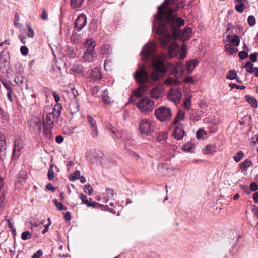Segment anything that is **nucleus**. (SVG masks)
Instances as JSON below:
<instances>
[{"instance_id": "f257e3e1", "label": "nucleus", "mask_w": 258, "mask_h": 258, "mask_svg": "<svg viewBox=\"0 0 258 258\" xmlns=\"http://www.w3.org/2000/svg\"><path fill=\"white\" fill-rule=\"evenodd\" d=\"M178 0H165L158 8V12L155 16L156 21L153 29L159 37L164 48L167 47L173 39L183 40L190 37L191 29L185 28L181 31L180 28L185 24V21L181 17L173 14L174 10L169 6L170 3L174 4Z\"/></svg>"}, {"instance_id": "f03ea898", "label": "nucleus", "mask_w": 258, "mask_h": 258, "mask_svg": "<svg viewBox=\"0 0 258 258\" xmlns=\"http://www.w3.org/2000/svg\"><path fill=\"white\" fill-rule=\"evenodd\" d=\"M143 59L147 60L153 59L152 66L154 69L150 76L144 68V66H140L134 74V78L140 86L134 92V95L137 97L142 96L143 93L147 90L148 87L146 83L149 82L151 79L156 81L163 77L166 71V68L163 62L155 58L156 46L154 43L149 42L143 48L141 53Z\"/></svg>"}, {"instance_id": "7ed1b4c3", "label": "nucleus", "mask_w": 258, "mask_h": 258, "mask_svg": "<svg viewBox=\"0 0 258 258\" xmlns=\"http://www.w3.org/2000/svg\"><path fill=\"white\" fill-rule=\"evenodd\" d=\"M44 111L46 113V117L45 120L44 118H43L42 122H41L39 117H35V125L37 127L39 132L41 131L42 127L53 128L54 121L58 118L54 115V112H51V106H47L45 107Z\"/></svg>"}, {"instance_id": "20e7f679", "label": "nucleus", "mask_w": 258, "mask_h": 258, "mask_svg": "<svg viewBox=\"0 0 258 258\" xmlns=\"http://www.w3.org/2000/svg\"><path fill=\"white\" fill-rule=\"evenodd\" d=\"M83 46L87 49L83 55L84 60L88 62L93 61L97 57V55L94 52L96 42L92 39H88L83 44Z\"/></svg>"}, {"instance_id": "39448f33", "label": "nucleus", "mask_w": 258, "mask_h": 258, "mask_svg": "<svg viewBox=\"0 0 258 258\" xmlns=\"http://www.w3.org/2000/svg\"><path fill=\"white\" fill-rule=\"evenodd\" d=\"M138 127L141 134L150 136L154 132L155 123L151 119L144 118L139 122Z\"/></svg>"}, {"instance_id": "423d86ee", "label": "nucleus", "mask_w": 258, "mask_h": 258, "mask_svg": "<svg viewBox=\"0 0 258 258\" xmlns=\"http://www.w3.org/2000/svg\"><path fill=\"white\" fill-rule=\"evenodd\" d=\"M154 115L160 122H166L170 120L172 113L169 108L162 106L155 110Z\"/></svg>"}, {"instance_id": "0eeeda50", "label": "nucleus", "mask_w": 258, "mask_h": 258, "mask_svg": "<svg viewBox=\"0 0 258 258\" xmlns=\"http://www.w3.org/2000/svg\"><path fill=\"white\" fill-rule=\"evenodd\" d=\"M154 102L147 98L141 99L137 104L139 110L142 112H148L153 110Z\"/></svg>"}, {"instance_id": "6e6552de", "label": "nucleus", "mask_w": 258, "mask_h": 258, "mask_svg": "<svg viewBox=\"0 0 258 258\" xmlns=\"http://www.w3.org/2000/svg\"><path fill=\"white\" fill-rule=\"evenodd\" d=\"M19 19H20L19 15L18 14V13H16L15 14V19L14 20V25H15V26L17 28H18L20 29V32L22 34L25 33L27 35V36L29 37H32V30L31 26L27 24H26L27 30H25L24 29H22V24L18 22L19 21Z\"/></svg>"}, {"instance_id": "1a4fd4ad", "label": "nucleus", "mask_w": 258, "mask_h": 258, "mask_svg": "<svg viewBox=\"0 0 258 258\" xmlns=\"http://www.w3.org/2000/svg\"><path fill=\"white\" fill-rule=\"evenodd\" d=\"M182 97V93L179 88H172L168 93V98L175 104L179 103Z\"/></svg>"}, {"instance_id": "9d476101", "label": "nucleus", "mask_w": 258, "mask_h": 258, "mask_svg": "<svg viewBox=\"0 0 258 258\" xmlns=\"http://www.w3.org/2000/svg\"><path fill=\"white\" fill-rule=\"evenodd\" d=\"M87 18L85 15L82 14L80 15L75 21L74 26L76 29L80 31L86 24Z\"/></svg>"}, {"instance_id": "9b49d317", "label": "nucleus", "mask_w": 258, "mask_h": 258, "mask_svg": "<svg viewBox=\"0 0 258 258\" xmlns=\"http://www.w3.org/2000/svg\"><path fill=\"white\" fill-rule=\"evenodd\" d=\"M23 147V141L21 139L16 140L14 142L13 148V158H17L20 155L21 150Z\"/></svg>"}, {"instance_id": "f8f14e48", "label": "nucleus", "mask_w": 258, "mask_h": 258, "mask_svg": "<svg viewBox=\"0 0 258 258\" xmlns=\"http://www.w3.org/2000/svg\"><path fill=\"white\" fill-rule=\"evenodd\" d=\"M185 135V131L183 129V125L181 123H179L174 130L173 135L174 138L178 140H181Z\"/></svg>"}, {"instance_id": "ddd939ff", "label": "nucleus", "mask_w": 258, "mask_h": 258, "mask_svg": "<svg viewBox=\"0 0 258 258\" xmlns=\"http://www.w3.org/2000/svg\"><path fill=\"white\" fill-rule=\"evenodd\" d=\"M80 198L81 199L82 203L84 204H86L87 207H98L100 206H102V205L97 202H89L87 197L85 195L83 194H80L79 195Z\"/></svg>"}, {"instance_id": "4468645a", "label": "nucleus", "mask_w": 258, "mask_h": 258, "mask_svg": "<svg viewBox=\"0 0 258 258\" xmlns=\"http://www.w3.org/2000/svg\"><path fill=\"white\" fill-rule=\"evenodd\" d=\"M179 46L176 43H172L169 46L168 53L171 57L175 56L177 53H179Z\"/></svg>"}, {"instance_id": "2eb2a0df", "label": "nucleus", "mask_w": 258, "mask_h": 258, "mask_svg": "<svg viewBox=\"0 0 258 258\" xmlns=\"http://www.w3.org/2000/svg\"><path fill=\"white\" fill-rule=\"evenodd\" d=\"M91 78L94 80H99L101 78L102 75L98 67L92 69L90 73Z\"/></svg>"}, {"instance_id": "dca6fc26", "label": "nucleus", "mask_w": 258, "mask_h": 258, "mask_svg": "<svg viewBox=\"0 0 258 258\" xmlns=\"http://www.w3.org/2000/svg\"><path fill=\"white\" fill-rule=\"evenodd\" d=\"M69 109L72 114L76 113L79 110V106L76 101H72L69 105Z\"/></svg>"}, {"instance_id": "f3484780", "label": "nucleus", "mask_w": 258, "mask_h": 258, "mask_svg": "<svg viewBox=\"0 0 258 258\" xmlns=\"http://www.w3.org/2000/svg\"><path fill=\"white\" fill-rule=\"evenodd\" d=\"M62 110V105L60 103H56L54 107H51V112L58 117L61 115Z\"/></svg>"}, {"instance_id": "a211bd4d", "label": "nucleus", "mask_w": 258, "mask_h": 258, "mask_svg": "<svg viewBox=\"0 0 258 258\" xmlns=\"http://www.w3.org/2000/svg\"><path fill=\"white\" fill-rule=\"evenodd\" d=\"M187 67V72L190 73L194 70L195 68L198 64V61L196 59L190 61H187L186 63Z\"/></svg>"}, {"instance_id": "6ab92c4d", "label": "nucleus", "mask_w": 258, "mask_h": 258, "mask_svg": "<svg viewBox=\"0 0 258 258\" xmlns=\"http://www.w3.org/2000/svg\"><path fill=\"white\" fill-rule=\"evenodd\" d=\"M174 72L177 73L182 74L185 71V66L181 61L178 62L174 67Z\"/></svg>"}, {"instance_id": "aec40b11", "label": "nucleus", "mask_w": 258, "mask_h": 258, "mask_svg": "<svg viewBox=\"0 0 258 258\" xmlns=\"http://www.w3.org/2000/svg\"><path fill=\"white\" fill-rule=\"evenodd\" d=\"M70 40L73 43L78 44L82 42V37L80 34L73 32L71 36Z\"/></svg>"}, {"instance_id": "412c9836", "label": "nucleus", "mask_w": 258, "mask_h": 258, "mask_svg": "<svg viewBox=\"0 0 258 258\" xmlns=\"http://www.w3.org/2000/svg\"><path fill=\"white\" fill-rule=\"evenodd\" d=\"M151 96L152 98L158 99L161 96V88L159 87H156L152 89L151 91Z\"/></svg>"}, {"instance_id": "4be33fe9", "label": "nucleus", "mask_w": 258, "mask_h": 258, "mask_svg": "<svg viewBox=\"0 0 258 258\" xmlns=\"http://www.w3.org/2000/svg\"><path fill=\"white\" fill-rule=\"evenodd\" d=\"M245 98L246 101L249 103L252 107L254 108H256L257 107V102L255 98L250 95H246Z\"/></svg>"}, {"instance_id": "5701e85b", "label": "nucleus", "mask_w": 258, "mask_h": 258, "mask_svg": "<svg viewBox=\"0 0 258 258\" xmlns=\"http://www.w3.org/2000/svg\"><path fill=\"white\" fill-rule=\"evenodd\" d=\"M225 51L229 55H232L234 53H236L238 52V50L235 47H233L230 44H226L225 45Z\"/></svg>"}, {"instance_id": "b1692460", "label": "nucleus", "mask_w": 258, "mask_h": 258, "mask_svg": "<svg viewBox=\"0 0 258 258\" xmlns=\"http://www.w3.org/2000/svg\"><path fill=\"white\" fill-rule=\"evenodd\" d=\"M8 54L4 51H2L0 53V66H3L4 67H6L8 63Z\"/></svg>"}, {"instance_id": "393cba45", "label": "nucleus", "mask_w": 258, "mask_h": 258, "mask_svg": "<svg viewBox=\"0 0 258 258\" xmlns=\"http://www.w3.org/2000/svg\"><path fill=\"white\" fill-rule=\"evenodd\" d=\"M71 70L74 73L82 74L84 72V67L80 64H74Z\"/></svg>"}, {"instance_id": "a878e982", "label": "nucleus", "mask_w": 258, "mask_h": 258, "mask_svg": "<svg viewBox=\"0 0 258 258\" xmlns=\"http://www.w3.org/2000/svg\"><path fill=\"white\" fill-rule=\"evenodd\" d=\"M185 118V113L183 111H179L178 113V114L176 115L174 121H173V124H178V122L180 120H182Z\"/></svg>"}, {"instance_id": "bb28decb", "label": "nucleus", "mask_w": 258, "mask_h": 258, "mask_svg": "<svg viewBox=\"0 0 258 258\" xmlns=\"http://www.w3.org/2000/svg\"><path fill=\"white\" fill-rule=\"evenodd\" d=\"M84 1V0H71L70 4L72 8L76 9L80 8Z\"/></svg>"}, {"instance_id": "cd10ccee", "label": "nucleus", "mask_w": 258, "mask_h": 258, "mask_svg": "<svg viewBox=\"0 0 258 258\" xmlns=\"http://www.w3.org/2000/svg\"><path fill=\"white\" fill-rule=\"evenodd\" d=\"M252 165V162L248 159H246L240 164V168L243 171H247V168Z\"/></svg>"}, {"instance_id": "c85d7f7f", "label": "nucleus", "mask_w": 258, "mask_h": 258, "mask_svg": "<svg viewBox=\"0 0 258 258\" xmlns=\"http://www.w3.org/2000/svg\"><path fill=\"white\" fill-rule=\"evenodd\" d=\"M43 127V132L45 134L46 137L49 140H52L53 139V136L51 133V130L53 128H48L47 127Z\"/></svg>"}, {"instance_id": "c756f323", "label": "nucleus", "mask_w": 258, "mask_h": 258, "mask_svg": "<svg viewBox=\"0 0 258 258\" xmlns=\"http://www.w3.org/2000/svg\"><path fill=\"white\" fill-rule=\"evenodd\" d=\"M80 176V172L78 170H76L73 173H71L69 177L71 181H73L78 179Z\"/></svg>"}, {"instance_id": "7c9ffc66", "label": "nucleus", "mask_w": 258, "mask_h": 258, "mask_svg": "<svg viewBox=\"0 0 258 258\" xmlns=\"http://www.w3.org/2000/svg\"><path fill=\"white\" fill-rule=\"evenodd\" d=\"M168 134L166 132H163L160 133L157 137V140L161 142L164 141L167 139Z\"/></svg>"}, {"instance_id": "2f4dec72", "label": "nucleus", "mask_w": 258, "mask_h": 258, "mask_svg": "<svg viewBox=\"0 0 258 258\" xmlns=\"http://www.w3.org/2000/svg\"><path fill=\"white\" fill-rule=\"evenodd\" d=\"M237 73L235 70H229L226 75V78L230 80H233L236 78Z\"/></svg>"}, {"instance_id": "473e14b6", "label": "nucleus", "mask_w": 258, "mask_h": 258, "mask_svg": "<svg viewBox=\"0 0 258 258\" xmlns=\"http://www.w3.org/2000/svg\"><path fill=\"white\" fill-rule=\"evenodd\" d=\"M108 91L105 90L102 94V101L106 104H108L110 102V98L108 96Z\"/></svg>"}, {"instance_id": "72a5a7b5", "label": "nucleus", "mask_w": 258, "mask_h": 258, "mask_svg": "<svg viewBox=\"0 0 258 258\" xmlns=\"http://www.w3.org/2000/svg\"><path fill=\"white\" fill-rule=\"evenodd\" d=\"M216 147L214 145H207L206 148V153L212 154L216 152Z\"/></svg>"}, {"instance_id": "f704fd0d", "label": "nucleus", "mask_w": 258, "mask_h": 258, "mask_svg": "<svg viewBox=\"0 0 258 258\" xmlns=\"http://www.w3.org/2000/svg\"><path fill=\"white\" fill-rule=\"evenodd\" d=\"M53 201L55 206L59 210H66L67 209V207H64L61 202H58L56 199L53 200Z\"/></svg>"}, {"instance_id": "c9c22d12", "label": "nucleus", "mask_w": 258, "mask_h": 258, "mask_svg": "<svg viewBox=\"0 0 258 258\" xmlns=\"http://www.w3.org/2000/svg\"><path fill=\"white\" fill-rule=\"evenodd\" d=\"M90 133L93 138H97L99 134V131L97 126L90 127Z\"/></svg>"}, {"instance_id": "e433bc0d", "label": "nucleus", "mask_w": 258, "mask_h": 258, "mask_svg": "<svg viewBox=\"0 0 258 258\" xmlns=\"http://www.w3.org/2000/svg\"><path fill=\"white\" fill-rule=\"evenodd\" d=\"M106 192L107 197L106 198H104V199L105 200V202H107L108 200L109 199H112V197H113V196H114V191H113V190H112L111 189L107 188L106 190Z\"/></svg>"}, {"instance_id": "4c0bfd02", "label": "nucleus", "mask_w": 258, "mask_h": 258, "mask_svg": "<svg viewBox=\"0 0 258 258\" xmlns=\"http://www.w3.org/2000/svg\"><path fill=\"white\" fill-rule=\"evenodd\" d=\"M165 83L169 85H172L174 84H177L178 81L172 77H168L165 80Z\"/></svg>"}, {"instance_id": "58836bf2", "label": "nucleus", "mask_w": 258, "mask_h": 258, "mask_svg": "<svg viewBox=\"0 0 258 258\" xmlns=\"http://www.w3.org/2000/svg\"><path fill=\"white\" fill-rule=\"evenodd\" d=\"M244 157V154L242 151H238L235 156H233L234 160L236 162H238L241 160Z\"/></svg>"}, {"instance_id": "ea45409f", "label": "nucleus", "mask_w": 258, "mask_h": 258, "mask_svg": "<svg viewBox=\"0 0 258 258\" xmlns=\"http://www.w3.org/2000/svg\"><path fill=\"white\" fill-rule=\"evenodd\" d=\"M53 165H50L49 167V169L48 172V178L49 180H52L54 177V173L53 170Z\"/></svg>"}, {"instance_id": "a19ab883", "label": "nucleus", "mask_w": 258, "mask_h": 258, "mask_svg": "<svg viewBox=\"0 0 258 258\" xmlns=\"http://www.w3.org/2000/svg\"><path fill=\"white\" fill-rule=\"evenodd\" d=\"M87 120L89 124L90 127L97 126L96 121L91 115H88L87 116Z\"/></svg>"}, {"instance_id": "79ce46f5", "label": "nucleus", "mask_w": 258, "mask_h": 258, "mask_svg": "<svg viewBox=\"0 0 258 258\" xmlns=\"http://www.w3.org/2000/svg\"><path fill=\"white\" fill-rule=\"evenodd\" d=\"M2 84L6 89L7 92L12 91V84L10 82L7 81H2Z\"/></svg>"}, {"instance_id": "37998d69", "label": "nucleus", "mask_w": 258, "mask_h": 258, "mask_svg": "<svg viewBox=\"0 0 258 258\" xmlns=\"http://www.w3.org/2000/svg\"><path fill=\"white\" fill-rule=\"evenodd\" d=\"M27 174L26 172L23 170H21L19 172L18 174V182H20L21 180H24L27 178Z\"/></svg>"}, {"instance_id": "c03bdc74", "label": "nucleus", "mask_w": 258, "mask_h": 258, "mask_svg": "<svg viewBox=\"0 0 258 258\" xmlns=\"http://www.w3.org/2000/svg\"><path fill=\"white\" fill-rule=\"evenodd\" d=\"M6 146H0V160L3 161L6 157Z\"/></svg>"}, {"instance_id": "a18cd8bd", "label": "nucleus", "mask_w": 258, "mask_h": 258, "mask_svg": "<svg viewBox=\"0 0 258 258\" xmlns=\"http://www.w3.org/2000/svg\"><path fill=\"white\" fill-rule=\"evenodd\" d=\"M244 67L248 73H253L254 68H253V65L250 62H246Z\"/></svg>"}, {"instance_id": "49530a36", "label": "nucleus", "mask_w": 258, "mask_h": 258, "mask_svg": "<svg viewBox=\"0 0 258 258\" xmlns=\"http://www.w3.org/2000/svg\"><path fill=\"white\" fill-rule=\"evenodd\" d=\"M186 46L185 45L183 44L180 50V59L182 60L184 59V58L186 57Z\"/></svg>"}, {"instance_id": "de8ad7c7", "label": "nucleus", "mask_w": 258, "mask_h": 258, "mask_svg": "<svg viewBox=\"0 0 258 258\" xmlns=\"http://www.w3.org/2000/svg\"><path fill=\"white\" fill-rule=\"evenodd\" d=\"M230 42L236 46H238L240 43V38L238 35H235L230 41Z\"/></svg>"}, {"instance_id": "09e8293b", "label": "nucleus", "mask_w": 258, "mask_h": 258, "mask_svg": "<svg viewBox=\"0 0 258 258\" xmlns=\"http://www.w3.org/2000/svg\"><path fill=\"white\" fill-rule=\"evenodd\" d=\"M247 21L249 25L250 26H253L256 23L255 18L253 15H250L248 17Z\"/></svg>"}, {"instance_id": "8fccbe9b", "label": "nucleus", "mask_w": 258, "mask_h": 258, "mask_svg": "<svg viewBox=\"0 0 258 258\" xmlns=\"http://www.w3.org/2000/svg\"><path fill=\"white\" fill-rule=\"evenodd\" d=\"M206 134V132L203 129H199L197 132L196 137L199 139H201Z\"/></svg>"}, {"instance_id": "3c124183", "label": "nucleus", "mask_w": 258, "mask_h": 258, "mask_svg": "<svg viewBox=\"0 0 258 258\" xmlns=\"http://www.w3.org/2000/svg\"><path fill=\"white\" fill-rule=\"evenodd\" d=\"M93 188L90 185H86L84 188V191L90 195L93 194Z\"/></svg>"}, {"instance_id": "603ef678", "label": "nucleus", "mask_w": 258, "mask_h": 258, "mask_svg": "<svg viewBox=\"0 0 258 258\" xmlns=\"http://www.w3.org/2000/svg\"><path fill=\"white\" fill-rule=\"evenodd\" d=\"M31 236V234L28 231L24 232L21 234V238L23 240H26L28 239H30Z\"/></svg>"}, {"instance_id": "864d4df0", "label": "nucleus", "mask_w": 258, "mask_h": 258, "mask_svg": "<svg viewBox=\"0 0 258 258\" xmlns=\"http://www.w3.org/2000/svg\"><path fill=\"white\" fill-rule=\"evenodd\" d=\"M191 103V98L190 97H187L184 100L183 104L184 107L186 109H190V104Z\"/></svg>"}, {"instance_id": "5fc2aeb1", "label": "nucleus", "mask_w": 258, "mask_h": 258, "mask_svg": "<svg viewBox=\"0 0 258 258\" xmlns=\"http://www.w3.org/2000/svg\"><path fill=\"white\" fill-rule=\"evenodd\" d=\"M229 86L230 88H231L232 89L236 88L237 89H239L241 90H243L245 89V86H244L243 85H238L234 83H230L229 84Z\"/></svg>"}, {"instance_id": "6e6d98bb", "label": "nucleus", "mask_w": 258, "mask_h": 258, "mask_svg": "<svg viewBox=\"0 0 258 258\" xmlns=\"http://www.w3.org/2000/svg\"><path fill=\"white\" fill-rule=\"evenodd\" d=\"M249 189L250 191L254 192L258 190L257 184L255 182H252L249 186Z\"/></svg>"}, {"instance_id": "4d7b16f0", "label": "nucleus", "mask_w": 258, "mask_h": 258, "mask_svg": "<svg viewBox=\"0 0 258 258\" xmlns=\"http://www.w3.org/2000/svg\"><path fill=\"white\" fill-rule=\"evenodd\" d=\"M235 8L237 12L241 13L243 12V10L245 8V5L243 3H242L241 4L236 5Z\"/></svg>"}, {"instance_id": "13d9d810", "label": "nucleus", "mask_w": 258, "mask_h": 258, "mask_svg": "<svg viewBox=\"0 0 258 258\" xmlns=\"http://www.w3.org/2000/svg\"><path fill=\"white\" fill-rule=\"evenodd\" d=\"M258 54L257 53H253L249 55V59L252 62H255L257 59Z\"/></svg>"}, {"instance_id": "bf43d9fd", "label": "nucleus", "mask_w": 258, "mask_h": 258, "mask_svg": "<svg viewBox=\"0 0 258 258\" xmlns=\"http://www.w3.org/2000/svg\"><path fill=\"white\" fill-rule=\"evenodd\" d=\"M248 53L244 51H240L238 53V56L239 58L243 60L248 57Z\"/></svg>"}, {"instance_id": "052dcab7", "label": "nucleus", "mask_w": 258, "mask_h": 258, "mask_svg": "<svg viewBox=\"0 0 258 258\" xmlns=\"http://www.w3.org/2000/svg\"><path fill=\"white\" fill-rule=\"evenodd\" d=\"M21 53L23 55L26 56L28 53V49L25 46H23L20 49Z\"/></svg>"}, {"instance_id": "680f3d73", "label": "nucleus", "mask_w": 258, "mask_h": 258, "mask_svg": "<svg viewBox=\"0 0 258 258\" xmlns=\"http://www.w3.org/2000/svg\"><path fill=\"white\" fill-rule=\"evenodd\" d=\"M41 18L43 20H46L48 18V13L46 10L44 9L42 10V14L40 15Z\"/></svg>"}, {"instance_id": "e2e57ef3", "label": "nucleus", "mask_w": 258, "mask_h": 258, "mask_svg": "<svg viewBox=\"0 0 258 258\" xmlns=\"http://www.w3.org/2000/svg\"><path fill=\"white\" fill-rule=\"evenodd\" d=\"M0 146H6V142L5 140L4 135L0 132Z\"/></svg>"}, {"instance_id": "0e129e2a", "label": "nucleus", "mask_w": 258, "mask_h": 258, "mask_svg": "<svg viewBox=\"0 0 258 258\" xmlns=\"http://www.w3.org/2000/svg\"><path fill=\"white\" fill-rule=\"evenodd\" d=\"M43 251L42 250L39 249L35 253L33 254V258H40L43 255Z\"/></svg>"}, {"instance_id": "69168bd1", "label": "nucleus", "mask_w": 258, "mask_h": 258, "mask_svg": "<svg viewBox=\"0 0 258 258\" xmlns=\"http://www.w3.org/2000/svg\"><path fill=\"white\" fill-rule=\"evenodd\" d=\"M46 188L47 190H50L53 192L56 191L55 188L51 183L47 184L46 186Z\"/></svg>"}, {"instance_id": "338daca9", "label": "nucleus", "mask_w": 258, "mask_h": 258, "mask_svg": "<svg viewBox=\"0 0 258 258\" xmlns=\"http://www.w3.org/2000/svg\"><path fill=\"white\" fill-rule=\"evenodd\" d=\"M64 138L61 135H58L55 138V141L58 144H61L63 141Z\"/></svg>"}, {"instance_id": "774afa93", "label": "nucleus", "mask_w": 258, "mask_h": 258, "mask_svg": "<svg viewBox=\"0 0 258 258\" xmlns=\"http://www.w3.org/2000/svg\"><path fill=\"white\" fill-rule=\"evenodd\" d=\"M251 210L253 213L254 214V215L258 217V209L255 205H252L251 206Z\"/></svg>"}]
</instances>
